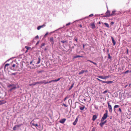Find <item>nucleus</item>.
Wrapping results in <instances>:
<instances>
[{"mask_svg": "<svg viewBox=\"0 0 131 131\" xmlns=\"http://www.w3.org/2000/svg\"><path fill=\"white\" fill-rule=\"evenodd\" d=\"M107 103L108 104V108L109 111L111 113L112 111V106L110 105V104L109 102H108Z\"/></svg>", "mask_w": 131, "mask_h": 131, "instance_id": "nucleus-1", "label": "nucleus"}, {"mask_svg": "<svg viewBox=\"0 0 131 131\" xmlns=\"http://www.w3.org/2000/svg\"><path fill=\"white\" fill-rule=\"evenodd\" d=\"M107 117V115L106 114H104L103 115V116L102 118V119L101 120V122H103L105 119Z\"/></svg>", "mask_w": 131, "mask_h": 131, "instance_id": "nucleus-2", "label": "nucleus"}, {"mask_svg": "<svg viewBox=\"0 0 131 131\" xmlns=\"http://www.w3.org/2000/svg\"><path fill=\"white\" fill-rule=\"evenodd\" d=\"M106 14L105 17H109L111 16V14H110V12L109 11L107 10L106 13Z\"/></svg>", "mask_w": 131, "mask_h": 131, "instance_id": "nucleus-3", "label": "nucleus"}, {"mask_svg": "<svg viewBox=\"0 0 131 131\" xmlns=\"http://www.w3.org/2000/svg\"><path fill=\"white\" fill-rule=\"evenodd\" d=\"M116 11L115 10H113L111 14V16H114L116 15Z\"/></svg>", "mask_w": 131, "mask_h": 131, "instance_id": "nucleus-4", "label": "nucleus"}, {"mask_svg": "<svg viewBox=\"0 0 131 131\" xmlns=\"http://www.w3.org/2000/svg\"><path fill=\"white\" fill-rule=\"evenodd\" d=\"M46 26L45 24H43V25L41 26H38L37 27V29L38 30H39L41 28L43 27H45Z\"/></svg>", "mask_w": 131, "mask_h": 131, "instance_id": "nucleus-5", "label": "nucleus"}, {"mask_svg": "<svg viewBox=\"0 0 131 131\" xmlns=\"http://www.w3.org/2000/svg\"><path fill=\"white\" fill-rule=\"evenodd\" d=\"M66 119L63 118V119H62L61 120H60L59 121V122L60 123H61L62 124H63L64 123V122H65V121H66Z\"/></svg>", "mask_w": 131, "mask_h": 131, "instance_id": "nucleus-6", "label": "nucleus"}, {"mask_svg": "<svg viewBox=\"0 0 131 131\" xmlns=\"http://www.w3.org/2000/svg\"><path fill=\"white\" fill-rule=\"evenodd\" d=\"M106 121H105L104 122H101V123L100 124V125L101 127H102L103 125L106 123Z\"/></svg>", "mask_w": 131, "mask_h": 131, "instance_id": "nucleus-7", "label": "nucleus"}, {"mask_svg": "<svg viewBox=\"0 0 131 131\" xmlns=\"http://www.w3.org/2000/svg\"><path fill=\"white\" fill-rule=\"evenodd\" d=\"M48 83V82H47L45 80H43L40 81V83L42 84L44 83V84H46Z\"/></svg>", "mask_w": 131, "mask_h": 131, "instance_id": "nucleus-8", "label": "nucleus"}, {"mask_svg": "<svg viewBox=\"0 0 131 131\" xmlns=\"http://www.w3.org/2000/svg\"><path fill=\"white\" fill-rule=\"evenodd\" d=\"M113 82L112 81H103V82H102V83H106L107 84H109L110 83H112Z\"/></svg>", "mask_w": 131, "mask_h": 131, "instance_id": "nucleus-9", "label": "nucleus"}, {"mask_svg": "<svg viewBox=\"0 0 131 131\" xmlns=\"http://www.w3.org/2000/svg\"><path fill=\"white\" fill-rule=\"evenodd\" d=\"M111 38L112 40V42L113 44V45H115L116 42H115V41L113 37H111Z\"/></svg>", "mask_w": 131, "mask_h": 131, "instance_id": "nucleus-10", "label": "nucleus"}, {"mask_svg": "<svg viewBox=\"0 0 131 131\" xmlns=\"http://www.w3.org/2000/svg\"><path fill=\"white\" fill-rule=\"evenodd\" d=\"M50 41L52 44H53L54 43V41H53V37H51L50 38Z\"/></svg>", "mask_w": 131, "mask_h": 131, "instance_id": "nucleus-11", "label": "nucleus"}, {"mask_svg": "<svg viewBox=\"0 0 131 131\" xmlns=\"http://www.w3.org/2000/svg\"><path fill=\"white\" fill-rule=\"evenodd\" d=\"M97 118V116L96 115H94L93 116L92 120L93 121H94Z\"/></svg>", "mask_w": 131, "mask_h": 131, "instance_id": "nucleus-12", "label": "nucleus"}, {"mask_svg": "<svg viewBox=\"0 0 131 131\" xmlns=\"http://www.w3.org/2000/svg\"><path fill=\"white\" fill-rule=\"evenodd\" d=\"M92 26V28L93 29H94L95 28V26L94 23L92 24L91 25Z\"/></svg>", "mask_w": 131, "mask_h": 131, "instance_id": "nucleus-13", "label": "nucleus"}, {"mask_svg": "<svg viewBox=\"0 0 131 131\" xmlns=\"http://www.w3.org/2000/svg\"><path fill=\"white\" fill-rule=\"evenodd\" d=\"M85 71L84 70H82L79 73V75H81L82 74H83L85 72Z\"/></svg>", "mask_w": 131, "mask_h": 131, "instance_id": "nucleus-14", "label": "nucleus"}, {"mask_svg": "<svg viewBox=\"0 0 131 131\" xmlns=\"http://www.w3.org/2000/svg\"><path fill=\"white\" fill-rule=\"evenodd\" d=\"M31 65L32 66H31L30 67V68L31 69H34L35 68V66L34 64H32Z\"/></svg>", "mask_w": 131, "mask_h": 131, "instance_id": "nucleus-15", "label": "nucleus"}, {"mask_svg": "<svg viewBox=\"0 0 131 131\" xmlns=\"http://www.w3.org/2000/svg\"><path fill=\"white\" fill-rule=\"evenodd\" d=\"M110 77V75L106 76L104 77V79H106L108 78L109 77Z\"/></svg>", "mask_w": 131, "mask_h": 131, "instance_id": "nucleus-16", "label": "nucleus"}, {"mask_svg": "<svg viewBox=\"0 0 131 131\" xmlns=\"http://www.w3.org/2000/svg\"><path fill=\"white\" fill-rule=\"evenodd\" d=\"M16 88V87L15 86H13V87L12 88H11L10 89V91H11L12 90L15 89Z\"/></svg>", "mask_w": 131, "mask_h": 131, "instance_id": "nucleus-17", "label": "nucleus"}, {"mask_svg": "<svg viewBox=\"0 0 131 131\" xmlns=\"http://www.w3.org/2000/svg\"><path fill=\"white\" fill-rule=\"evenodd\" d=\"M104 24L106 25V26L108 28L109 27V26L108 24L106 23H105Z\"/></svg>", "mask_w": 131, "mask_h": 131, "instance_id": "nucleus-18", "label": "nucleus"}, {"mask_svg": "<svg viewBox=\"0 0 131 131\" xmlns=\"http://www.w3.org/2000/svg\"><path fill=\"white\" fill-rule=\"evenodd\" d=\"M98 77L100 78L104 79V77L103 76H98Z\"/></svg>", "mask_w": 131, "mask_h": 131, "instance_id": "nucleus-19", "label": "nucleus"}, {"mask_svg": "<svg viewBox=\"0 0 131 131\" xmlns=\"http://www.w3.org/2000/svg\"><path fill=\"white\" fill-rule=\"evenodd\" d=\"M85 108L84 106H83L82 107H80V109L81 110H83Z\"/></svg>", "mask_w": 131, "mask_h": 131, "instance_id": "nucleus-20", "label": "nucleus"}, {"mask_svg": "<svg viewBox=\"0 0 131 131\" xmlns=\"http://www.w3.org/2000/svg\"><path fill=\"white\" fill-rule=\"evenodd\" d=\"M40 61V58H38V60L37 62V64H38L39 63Z\"/></svg>", "mask_w": 131, "mask_h": 131, "instance_id": "nucleus-21", "label": "nucleus"}, {"mask_svg": "<svg viewBox=\"0 0 131 131\" xmlns=\"http://www.w3.org/2000/svg\"><path fill=\"white\" fill-rule=\"evenodd\" d=\"M119 107V106L118 105H115L114 107V110H115V108H118Z\"/></svg>", "mask_w": 131, "mask_h": 131, "instance_id": "nucleus-22", "label": "nucleus"}, {"mask_svg": "<svg viewBox=\"0 0 131 131\" xmlns=\"http://www.w3.org/2000/svg\"><path fill=\"white\" fill-rule=\"evenodd\" d=\"M88 61H90V62H91V63H93V64H94L95 65H96V63L95 62H94L91 60H88Z\"/></svg>", "mask_w": 131, "mask_h": 131, "instance_id": "nucleus-23", "label": "nucleus"}, {"mask_svg": "<svg viewBox=\"0 0 131 131\" xmlns=\"http://www.w3.org/2000/svg\"><path fill=\"white\" fill-rule=\"evenodd\" d=\"M60 78H58L57 80H53V81H54V82H57V81H59L60 80Z\"/></svg>", "mask_w": 131, "mask_h": 131, "instance_id": "nucleus-24", "label": "nucleus"}, {"mask_svg": "<svg viewBox=\"0 0 131 131\" xmlns=\"http://www.w3.org/2000/svg\"><path fill=\"white\" fill-rule=\"evenodd\" d=\"M82 57V56H76L75 57H74V58H76L78 57Z\"/></svg>", "mask_w": 131, "mask_h": 131, "instance_id": "nucleus-25", "label": "nucleus"}, {"mask_svg": "<svg viewBox=\"0 0 131 131\" xmlns=\"http://www.w3.org/2000/svg\"><path fill=\"white\" fill-rule=\"evenodd\" d=\"M9 63H7V64H6L5 65V68L6 66H9Z\"/></svg>", "mask_w": 131, "mask_h": 131, "instance_id": "nucleus-26", "label": "nucleus"}, {"mask_svg": "<svg viewBox=\"0 0 131 131\" xmlns=\"http://www.w3.org/2000/svg\"><path fill=\"white\" fill-rule=\"evenodd\" d=\"M98 81H101V82L102 83V82H103V81L102 80H101L100 79H99L98 78H97L96 79Z\"/></svg>", "mask_w": 131, "mask_h": 131, "instance_id": "nucleus-27", "label": "nucleus"}, {"mask_svg": "<svg viewBox=\"0 0 131 131\" xmlns=\"http://www.w3.org/2000/svg\"><path fill=\"white\" fill-rule=\"evenodd\" d=\"M48 32H47L45 34L44 36V37H45L48 34Z\"/></svg>", "mask_w": 131, "mask_h": 131, "instance_id": "nucleus-28", "label": "nucleus"}, {"mask_svg": "<svg viewBox=\"0 0 131 131\" xmlns=\"http://www.w3.org/2000/svg\"><path fill=\"white\" fill-rule=\"evenodd\" d=\"M93 14H91L89 16V17H92L93 16Z\"/></svg>", "mask_w": 131, "mask_h": 131, "instance_id": "nucleus-29", "label": "nucleus"}, {"mask_svg": "<svg viewBox=\"0 0 131 131\" xmlns=\"http://www.w3.org/2000/svg\"><path fill=\"white\" fill-rule=\"evenodd\" d=\"M107 92V90H105V91H104L103 92V93L104 94H105V93H106Z\"/></svg>", "mask_w": 131, "mask_h": 131, "instance_id": "nucleus-30", "label": "nucleus"}, {"mask_svg": "<svg viewBox=\"0 0 131 131\" xmlns=\"http://www.w3.org/2000/svg\"><path fill=\"white\" fill-rule=\"evenodd\" d=\"M78 118H77L76 119L75 121V122H76L77 123V121H78Z\"/></svg>", "mask_w": 131, "mask_h": 131, "instance_id": "nucleus-31", "label": "nucleus"}, {"mask_svg": "<svg viewBox=\"0 0 131 131\" xmlns=\"http://www.w3.org/2000/svg\"><path fill=\"white\" fill-rule=\"evenodd\" d=\"M73 84H72L70 87L69 88V89L70 90L71 89V88L73 87Z\"/></svg>", "mask_w": 131, "mask_h": 131, "instance_id": "nucleus-32", "label": "nucleus"}, {"mask_svg": "<svg viewBox=\"0 0 131 131\" xmlns=\"http://www.w3.org/2000/svg\"><path fill=\"white\" fill-rule=\"evenodd\" d=\"M36 82V84H41L40 83V81L39 82Z\"/></svg>", "mask_w": 131, "mask_h": 131, "instance_id": "nucleus-33", "label": "nucleus"}, {"mask_svg": "<svg viewBox=\"0 0 131 131\" xmlns=\"http://www.w3.org/2000/svg\"><path fill=\"white\" fill-rule=\"evenodd\" d=\"M77 122H74L73 123V125H75L76 124V123H77Z\"/></svg>", "mask_w": 131, "mask_h": 131, "instance_id": "nucleus-34", "label": "nucleus"}, {"mask_svg": "<svg viewBox=\"0 0 131 131\" xmlns=\"http://www.w3.org/2000/svg\"><path fill=\"white\" fill-rule=\"evenodd\" d=\"M25 48L27 49V50H28L29 49V47L27 46H25Z\"/></svg>", "mask_w": 131, "mask_h": 131, "instance_id": "nucleus-35", "label": "nucleus"}, {"mask_svg": "<svg viewBox=\"0 0 131 131\" xmlns=\"http://www.w3.org/2000/svg\"><path fill=\"white\" fill-rule=\"evenodd\" d=\"M53 82H54L53 80H52L48 82V83H49Z\"/></svg>", "mask_w": 131, "mask_h": 131, "instance_id": "nucleus-36", "label": "nucleus"}, {"mask_svg": "<svg viewBox=\"0 0 131 131\" xmlns=\"http://www.w3.org/2000/svg\"><path fill=\"white\" fill-rule=\"evenodd\" d=\"M36 84V82L34 83H32V85H35Z\"/></svg>", "mask_w": 131, "mask_h": 131, "instance_id": "nucleus-37", "label": "nucleus"}, {"mask_svg": "<svg viewBox=\"0 0 131 131\" xmlns=\"http://www.w3.org/2000/svg\"><path fill=\"white\" fill-rule=\"evenodd\" d=\"M108 58L109 59H110L111 58V57L110 56V54H108Z\"/></svg>", "mask_w": 131, "mask_h": 131, "instance_id": "nucleus-38", "label": "nucleus"}, {"mask_svg": "<svg viewBox=\"0 0 131 131\" xmlns=\"http://www.w3.org/2000/svg\"><path fill=\"white\" fill-rule=\"evenodd\" d=\"M106 113L105 114H106L107 115L108 114V111L107 110H106L105 111Z\"/></svg>", "mask_w": 131, "mask_h": 131, "instance_id": "nucleus-39", "label": "nucleus"}, {"mask_svg": "<svg viewBox=\"0 0 131 131\" xmlns=\"http://www.w3.org/2000/svg\"><path fill=\"white\" fill-rule=\"evenodd\" d=\"M70 24H71V23H68L66 25L67 26L69 25Z\"/></svg>", "mask_w": 131, "mask_h": 131, "instance_id": "nucleus-40", "label": "nucleus"}, {"mask_svg": "<svg viewBox=\"0 0 131 131\" xmlns=\"http://www.w3.org/2000/svg\"><path fill=\"white\" fill-rule=\"evenodd\" d=\"M16 66V65L15 64H13V65H12V67H15Z\"/></svg>", "mask_w": 131, "mask_h": 131, "instance_id": "nucleus-41", "label": "nucleus"}, {"mask_svg": "<svg viewBox=\"0 0 131 131\" xmlns=\"http://www.w3.org/2000/svg\"><path fill=\"white\" fill-rule=\"evenodd\" d=\"M16 126H15L13 128V129L14 130H16Z\"/></svg>", "mask_w": 131, "mask_h": 131, "instance_id": "nucleus-42", "label": "nucleus"}, {"mask_svg": "<svg viewBox=\"0 0 131 131\" xmlns=\"http://www.w3.org/2000/svg\"><path fill=\"white\" fill-rule=\"evenodd\" d=\"M63 105H64V106H65L66 107H67L68 106L66 105L65 104H63Z\"/></svg>", "mask_w": 131, "mask_h": 131, "instance_id": "nucleus-43", "label": "nucleus"}, {"mask_svg": "<svg viewBox=\"0 0 131 131\" xmlns=\"http://www.w3.org/2000/svg\"><path fill=\"white\" fill-rule=\"evenodd\" d=\"M128 72H129V71L128 70H127V71H126V72H125L124 73H128Z\"/></svg>", "mask_w": 131, "mask_h": 131, "instance_id": "nucleus-44", "label": "nucleus"}, {"mask_svg": "<svg viewBox=\"0 0 131 131\" xmlns=\"http://www.w3.org/2000/svg\"><path fill=\"white\" fill-rule=\"evenodd\" d=\"M119 111L121 112H122V110H121V108H119Z\"/></svg>", "mask_w": 131, "mask_h": 131, "instance_id": "nucleus-45", "label": "nucleus"}, {"mask_svg": "<svg viewBox=\"0 0 131 131\" xmlns=\"http://www.w3.org/2000/svg\"><path fill=\"white\" fill-rule=\"evenodd\" d=\"M35 126L36 127H37L38 126V125L37 124H35Z\"/></svg>", "mask_w": 131, "mask_h": 131, "instance_id": "nucleus-46", "label": "nucleus"}, {"mask_svg": "<svg viewBox=\"0 0 131 131\" xmlns=\"http://www.w3.org/2000/svg\"><path fill=\"white\" fill-rule=\"evenodd\" d=\"M35 38H38V36H36L35 37Z\"/></svg>", "mask_w": 131, "mask_h": 131, "instance_id": "nucleus-47", "label": "nucleus"}, {"mask_svg": "<svg viewBox=\"0 0 131 131\" xmlns=\"http://www.w3.org/2000/svg\"><path fill=\"white\" fill-rule=\"evenodd\" d=\"M91 131H95V129L94 128H93L92 129V130Z\"/></svg>", "mask_w": 131, "mask_h": 131, "instance_id": "nucleus-48", "label": "nucleus"}, {"mask_svg": "<svg viewBox=\"0 0 131 131\" xmlns=\"http://www.w3.org/2000/svg\"><path fill=\"white\" fill-rule=\"evenodd\" d=\"M75 40L77 42V41L78 39L77 38L75 39Z\"/></svg>", "mask_w": 131, "mask_h": 131, "instance_id": "nucleus-49", "label": "nucleus"}, {"mask_svg": "<svg viewBox=\"0 0 131 131\" xmlns=\"http://www.w3.org/2000/svg\"><path fill=\"white\" fill-rule=\"evenodd\" d=\"M67 98V97H66L64 99V101H65L66 100Z\"/></svg>", "mask_w": 131, "mask_h": 131, "instance_id": "nucleus-50", "label": "nucleus"}, {"mask_svg": "<svg viewBox=\"0 0 131 131\" xmlns=\"http://www.w3.org/2000/svg\"><path fill=\"white\" fill-rule=\"evenodd\" d=\"M31 125H33V126H35V124H34V123H32L31 124Z\"/></svg>", "mask_w": 131, "mask_h": 131, "instance_id": "nucleus-51", "label": "nucleus"}, {"mask_svg": "<svg viewBox=\"0 0 131 131\" xmlns=\"http://www.w3.org/2000/svg\"><path fill=\"white\" fill-rule=\"evenodd\" d=\"M29 86H31V85H32V84H29Z\"/></svg>", "mask_w": 131, "mask_h": 131, "instance_id": "nucleus-52", "label": "nucleus"}, {"mask_svg": "<svg viewBox=\"0 0 131 131\" xmlns=\"http://www.w3.org/2000/svg\"><path fill=\"white\" fill-rule=\"evenodd\" d=\"M128 49H127V53H128Z\"/></svg>", "mask_w": 131, "mask_h": 131, "instance_id": "nucleus-53", "label": "nucleus"}, {"mask_svg": "<svg viewBox=\"0 0 131 131\" xmlns=\"http://www.w3.org/2000/svg\"><path fill=\"white\" fill-rule=\"evenodd\" d=\"M45 45V44L44 43H42V46H44Z\"/></svg>", "mask_w": 131, "mask_h": 131, "instance_id": "nucleus-54", "label": "nucleus"}, {"mask_svg": "<svg viewBox=\"0 0 131 131\" xmlns=\"http://www.w3.org/2000/svg\"><path fill=\"white\" fill-rule=\"evenodd\" d=\"M32 61H31V62H30V64H32Z\"/></svg>", "mask_w": 131, "mask_h": 131, "instance_id": "nucleus-55", "label": "nucleus"}, {"mask_svg": "<svg viewBox=\"0 0 131 131\" xmlns=\"http://www.w3.org/2000/svg\"><path fill=\"white\" fill-rule=\"evenodd\" d=\"M84 100L85 101H86V100L85 99H84Z\"/></svg>", "mask_w": 131, "mask_h": 131, "instance_id": "nucleus-56", "label": "nucleus"}, {"mask_svg": "<svg viewBox=\"0 0 131 131\" xmlns=\"http://www.w3.org/2000/svg\"><path fill=\"white\" fill-rule=\"evenodd\" d=\"M61 42H62L63 43L64 42V41H61Z\"/></svg>", "mask_w": 131, "mask_h": 131, "instance_id": "nucleus-57", "label": "nucleus"}, {"mask_svg": "<svg viewBox=\"0 0 131 131\" xmlns=\"http://www.w3.org/2000/svg\"><path fill=\"white\" fill-rule=\"evenodd\" d=\"M127 86H128V85H126V86H125V88H126V87H127Z\"/></svg>", "mask_w": 131, "mask_h": 131, "instance_id": "nucleus-58", "label": "nucleus"}, {"mask_svg": "<svg viewBox=\"0 0 131 131\" xmlns=\"http://www.w3.org/2000/svg\"><path fill=\"white\" fill-rule=\"evenodd\" d=\"M111 23L112 24H114V22H112Z\"/></svg>", "mask_w": 131, "mask_h": 131, "instance_id": "nucleus-59", "label": "nucleus"}, {"mask_svg": "<svg viewBox=\"0 0 131 131\" xmlns=\"http://www.w3.org/2000/svg\"><path fill=\"white\" fill-rule=\"evenodd\" d=\"M131 85V84H129V86H130V85Z\"/></svg>", "mask_w": 131, "mask_h": 131, "instance_id": "nucleus-60", "label": "nucleus"}, {"mask_svg": "<svg viewBox=\"0 0 131 131\" xmlns=\"http://www.w3.org/2000/svg\"><path fill=\"white\" fill-rule=\"evenodd\" d=\"M12 74H13V75H15L16 74L15 73H13Z\"/></svg>", "mask_w": 131, "mask_h": 131, "instance_id": "nucleus-61", "label": "nucleus"}, {"mask_svg": "<svg viewBox=\"0 0 131 131\" xmlns=\"http://www.w3.org/2000/svg\"><path fill=\"white\" fill-rule=\"evenodd\" d=\"M38 43H39V42L38 41V42L37 43H36V45Z\"/></svg>", "mask_w": 131, "mask_h": 131, "instance_id": "nucleus-62", "label": "nucleus"}, {"mask_svg": "<svg viewBox=\"0 0 131 131\" xmlns=\"http://www.w3.org/2000/svg\"><path fill=\"white\" fill-rule=\"evenodd\" d=\"M84 45H83V47H84Z\"/></svg>", "mask_w": 131, "mask_h": 131, "instance_id": "nucleus-63", "label": "nucleus"}, {"mask_svg": "<svg viewBox=\"0 0 131 131\" xmlns=\"http://www.w3.org/2000/svg\"><path fill=\"white\" fill-rule=\"evenodd\" d=\"M80 26L81 27H82V26H81V25H80Z\"/></svg>", "mask_w": 131, "mask_h": 131, "instance_id": "nucleus-64", "label": "nucleus"}]
</instances>
